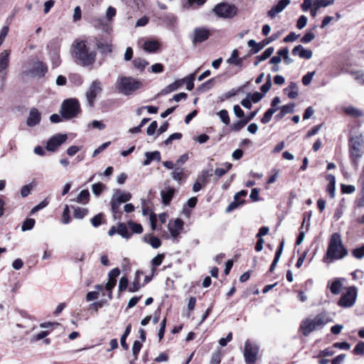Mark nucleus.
<instances>
[{"mask_svg": "<svg viewBox=\"0 0 364 364\" xmlns=\"http://www.w3.org/2000/svg\"><path fill=\"white\" fill-rule=\"evenodd\" d=\"M353 352L355 354L358 355H364V342L359 341L355 346L353 349Z\"/></svg>", "mask_w": 364, "mask_h": 364, "instance_id": "obj_58", "label": "nucleus"}, {"mask_svg": "<svg viewBox=\"0 0 364 364\" xmlns=\"http://www.w3.org/2000/svg\"><path fill=\"white\" fill-rule=\"evenodd\" d=\"M182 137V134L179 132L173 133L171 134L165 141L164 144L165 145H169L171 144L172 141L176 139H180Z\"/></svg>", "mask_w": 364, "mask_h": 364, "instance_id": "obj_61", "label": "nucleus"}, {"mask_svg": "<svg viewBox=\"0 0 364 364\" xmlns=\"http://www.w3.org/2000/svg\"><path fill=\"white\" fill-rule=\"evenodd\" d=\"M117 233L125 239H129L132 234L129 232L127 225L119 223L117 226Z\"/></svg>", "mask_w": 364, "mask_h": 364, "instance_id": "obj_34", "label": "nucleus"}, {"mask_svg": "<svg viewBox=\"0 0 364 364\" xmlns=\"http://www.w3.org/2000/svg\"><path fill=\"white\" fill-rule=\"evenodd\" d=\"M183 227V222L182 220L177 218L168 223V228L170 232L171 237L174 240H177L178 237L181 234Z\"/></svg>", "mask_w": 364, "mask_h": 364, "instance_id": "obj_14", "label": "nucleus"}, {"mask_svg": "<svg viewBox=\"0 0 364 364\" xmlns=\"http://www.w3.org/2000/svg\"><path fill=\"white\" fill-rule=\"evenodd\" d=\"M165 255L164 254H159L155 257H154L151 260V272L152 274H154L155 269L161 264L164 259Z\"/></svg>", "mask_w": 364, "mask_h": 364, "instance_id": "obj_36", "label": "nucleus"}, {"mask_svg": "<svg viewBox=\"0 0 364 364\" xmlns=\"http://www.w3.org/2000/svg\"><path fill=\"white\" fill-rule=\"evenodd\" d=\"M92 38L75 39L71 46V55L76 64L92 68L96 62L97 51Z\"/></svg>", "mask_w": 364, "mask_h": 364, "instance_id": "obj_1", "label": "nucleus"}, {"mask_svg": "<svg viewBox=\"0 0 364 364\" xmlns=\"http://www.w3.org/2000/svg\"><path fill=\"white\" fill-rule=\"evenodd\" d=\"M92 39L95 41V49H99L102 54H108L112 51V46L108 41L98 40L96 38H92Z\"/></svg>", "mask_w": 364, "mask_h": 364, "instance_id": "obj_18", "label": "nucleus"}, {"mask_svg": "<svg viewBox=\"0 0 364 364\" xmlns=\"http://www.w3.org/2000/svg\"><path fill=\"white\" fill-rule=\"evenodd\" d=\"M210 36L209 30L200 27L193 30L192 36V43L193 44L200 43L208 38Z\"/></svg>", "mask_w": 364, "mask_h": 364, "instance_id": "obj_15", "label": "nucleus"}, {"mask_svg": "<svg viewBox=\"0 0 364 364\" xmlns=\"http://www.w3.org/2000/svg\"><path fill=\"white\" fill-rule=\"evenodd\" d=\"M326 179L328 181L326 191L329 194L330 197L333 198L336 193V178L333 175L329 174L327 176Z\"/></svg>", "mask_w": 364, "mask_h": 364, "instance_id": "obj_24", "label": "nucleus"}, {"mask_svg": "<svg viewBox=\"0 0 364 364\" xmlns=\"http://www.w3.org/2000/svg\"><path fill=\"white\" fill-rule=\"evenodd\" d=\"M292 54L299 55L301 58L310 59L313 55L311 50L305 49L301 45H298L292 50Z\"/></svg>", "mask_w": 364, "mask_h": 364, "instance_id": "obj_20", "label": "nucleus"}, {"mask_svg": "<svg viewBox=\"0 0 364 364\" xmlns=\"http://www.w3.org/2000/svg\"><path fill=\"white\" fill-rule=\"evenodd\" d=\"M333 0H314V6H316V9H320L321 7H326L328 5L333 4Z\"/></svg>", "mask_w": 364, "mask_h": 364, "instance_id": "obj_56", "label": "nucleus"}, {"mask_svg": "<svg viewBox=\"0 0 364 364\" xmlns=\"http://www.w3.org/2000/svg\"><path fill=\"white\" fill-rule=\"evenodd\" d=\"M74 210L73 216L76 219H82L88 213L87 208L80 207H72Z\"/></svg>", "mask_w": 364, "mask_h": 364, "instance_id": "obj_37", "label": "nucleus"}, {"mask_svg": "<svg viewBox=\"0 0 364 364\" xmlns=\"http://www.w3.org/2000/svg\"><path fill=\"white\" fill-rule=\"evenodd\" d=\"M132 64L135 68L140 70H144L149 63L146 60L141 58H137L132 61Z\"/></svg>", "mask_w": 364, "mask_h": 364, "instance_id": "obj_39", "label": "nucleus"}, {"mask_svg": "<svg viewBox=\"0 0 364 364\" xmlns=\"http://www.w3.org/2000/svg\"><path fill=\"white\" fill-rule=\"evenodd\" d=\"M36 221L33 218L26 219L22 224L21 230L22 231L31 230L33 228L35 225Z\"/></svg>", "mask_w": 364, "mask_h": 364, "instance_id": "obj_48", "label": "nucleus"}, {"mask_svg": "<svg viewBox=\"0 0 364 364\" xmlns=\"http://www.w3.org/2000/svg\"><path fill=\"white\" fill-rule=\"evenodd\" d=\"M41 113L36 108H32L27 119V125L31 127L38 124L41 122Z\"/></svg>", "mask_w": 364, "mask_h": 364, "instance_id": "obj_19", "label": "nucleus"}, {"mask_svg": "<svg viewBox=\"0 0 364 364\" xmlns=\"http://www.w3.org/2000/svg\"><path fill=\"white\" fill-rule=\"evenodd\" d=\"M335 350H333V347H329L327 348H325L323 350H321L318 353V355L316 356L317 358L321 357H329L334 355Z\"/></svg>", "mask_w": 364, "mask_h": 364, "instance_id": "obj_53", "label": "nucleus"}, {"mask_svg": "<svg viewBox=\"0 0 364 364\" xmlns=\"http://www.w3.org/2000/svg\"><path fill=\"white\" fill-rule=\"evenodd\" d=\"M143 240L154 249H157L161 245V240L155 236L145 235L143 237Z\"/></svg>", "mask_w": 364, "mask_h": 364, "instance_id": "obj_28", "label": "nucleus"}, {"mask_svg": "<svg viewBox=\"0 0 364 364\" xmlns=\"http://www.w3.org/2000/svg\"><path fill=\"white\" fill-rule=\"evenodd\" d=\"M112 198L122 203L129 201L131 199L132 196L128 192L118 190L114 194Z\"/></svg>", "mask_w": 364, "mask_h": 364, "instance_id": "obj_27", "label": "nucleus"}, {"mask_svg": "<svg viewBox=\"0 0 364 364\" xmlns=\"http://www.w3.org/2000/svg\"><path fill=\"white\" fill-rule=\"evenodd\" d=\"M357 294L358 292L355 287H348L338 301V305L343 308H350L353 306L355 303Z\"/></svg>", "mask_w": 364, "mask_h": 364, "instance_id": "obj_11", "label": "nucleus"}, {"mask_svg": "<svg viewBox=\"0 0 364 364\" xmlns=\"http://www.w3.org/2000/svg\"><path fill=\"white\" fill-rule=\"evenodd\" d=\"M10 50H4L0 53V73H3L2 80L6 79V70L9 65Z\"/></svg>", "mask_w": 364, "mask_h": 364, "instance_id": "obj_16", "label": "nucleus"}, {"mask_svg": "<svg viewBox=\"0 0 364 364\" xmlns=\"http://www.w3.org/2000/svg\"><path fill=\"white\" fill-rule=\"evenodd\" d=\"M289 4L290 0H280L267 12V16L271 18H274L278 14L281 13Z\"/></svg>", "mask_w": 364, "mask_h": 364, "instance_id": "obj_17", "label": "nucleus"}, {"mask_svg": "<svg viewBox=\"0 0 364 364\" xmlns=\"http://www.w3.org/2000/svg\"><path fill=\"white\" fill-rule=\"evenodd\" d=\"M60 48V41L58 38L51 40L47 46L49 59L51 62L53 68H58L61 63Z\"/></svg>", "mask_w": 364, "mask_h": 364, "instance_id": "obj_8", "label": "nucleus"}, {"mask_svg": "<svg viewBox=\"0 0 364 364\" xmlns=\"http://www.w3.org/2000/svg\"><path fill=\"white\" fill-rule=\"evenodd\" d=\"M315 38V34L311 31L307 32L301 39L303 43H309Z\"/></svg>", "mask_w": 364, "mask_h": 364, "instance_id": "obj_64", "label": "nucleus"}, {"mask_svg": "<svg viewBox=\"0 0 364 364\" xmlns=\"http://www.w3.org/2000/svg\"><path fill=\"white\" fill-rule=\"evenodd\" d=\"M272 87V80H271V75H267V80L266 82L262 85L261 87V91L262 92V94H264V95L270 90Z\"/></svg>", "mask_w": 364, "mask_h": 364, "instance_id": "obj_60", "label": "nucleus"}, {"mask_svg": "<svg viewBox=\"0 0 364 364\" xmlns=\"http://www.w3.org/2000/svg\"><path fill=\"white\" fill-rule=\"evenodd\" d=\"M141 274V273L139 271L136 272L134 280L129 287V291L130 292L137 291L140 289L141 286L139 284V278H140Z\"/></svg>", "mask_w": 364, "mask_h": 364, "instance_id": "obj_35", "label": "nucleus"}, {"mask_svg": "<svg viewBox=\"0 0 364 364\" xmlns=\"http://www.w3.org/2000/svg\"><path fill=\"white\" fill-rule=\"evenodd\" d=\"M284 241H282L281 243H280V245L279 247V248L277 249V250L276 251V253H275V256H274V260L270 266V268H269V272H272L274 269V268L276 267L279 259H280V257H281V255L282 253V251H283V247H284Z\"/></svg>", "mask_w": 364, "mask_h": 364, "instance_id": "obj_30", "label": "nucleus"}, {"mask_svg": "<svg viewBox=\"0 0 364 364\" xmlns=\"http://www.w3.org/2000/svg\"><path fill=\"white\" fill-rule=\"evenodd\" d=\"M330 321L328 315L322 312L318 314L314 318H306L301 325V330L305 336H307L311 332L322 328Z\"/></svg>", "mask_w": 364, "mask_h": 364, "instance_id": "obj_3", "label": "nucleus"}, {"mask_svg": "<svg viewBox=\"0 0 364 364\" xmlns=\"http://www.w3.org/2000/svg\"><path fill=\"white\" fill-rule=\"evenodd\" d=\"M175 191V188L171 187H167L161 191V196L163 204L167 205L170 203L173 197Z\"/></svg>", "mask_w": 364, "mask_h": 364, "instance_id": "obj_21", "label": "nucleus"}, {"mask_svg": "<svg viewBox=\"0 0 364 364\" xmlns=\"http://www.w3.org/2000/svg\"><path fill=\"white\" fill-rule=\"evenodd\" d=\"M247 95L250 99V100L254 103L258 102L264 97V94H262L258 92H255L253 94L248 93Z\"/></svg>", "mask_w": 364, "mask_h": 364, "instance_id": "obj_55", "label": "nucleus"}, {"mask_svg": "<svg viewBox=\"0 0 364 364\" xmlns=\"http://www.w3.org/2000/svg\"><path fill=\"white\" fill-rule=\"evenodd\" d=\"M127 286H128V279L126 277H121L119 279V286H118L119 291H123L126 290V289L127 288Z\"/></svg>", "mask_w": 364, "mask_h": 364, "instance_id": "obj_63", "label": "nucleus"}, {"mask_svg": "<svg viewBox=\"0 0 364 364\" xmlns=\"http://www.w3.org/2000/svg\"><path fill=\"white\" fill-rule=\"evenodd\" d=\"M127 225L134 233L140 234L143 232V228L139 223L129 221Z\"/></svg>", "mask_w": 364, "mask_h": 364, "instance_id": "obj_50", "label": "nucleus"}, {"mask_svg": "<svg viewBox=\"0 0 364 364\" xmlns=\"http://www.w3.org/2000/svg\"><path fill=\"white\" fill-rule=\"evenodd\" d=\"M183 173V168L176 166L171 173L172 178L176 181H180Z\"/></svg>", "mask_w": 364, "mask_h": 364, "instance_id": "obj_47", "label": "nucleus"}, {"mask_svg": "<svg viewBox=\"0 0 364 364\" xmlns=\"http://www.w3.org/2000/svg\"><path fill=\"white\" fill-rule=\"evenodd\" d=\"M218 116L220 117V120L225 124L228 125L230 122V117L228 112L226 109H222L218 112Z\"/></svg>", "mask_w": 364, "mask_h": 364, "instance_id": "obj_49", "label": "nucleus"}, {"mask_svg": "<svg viewBox=\"0 0 364 364\" xmlns=\"http://www.w3.org/2000/svg\"><path fill=\"white\" fill-rule=\"evenodd\" d=\"M232 164L230 163H225L223 165V167L217 168L215 170V174L218 176V177H221L222 176L225 175L231 168Z\"/></svg>", "mask_w": 364, "mask_h": 364, "instance_id": "obj_44", "label": "nucleus"}, {"mask_svg": "<svg viewBox=\"0 0 364 364\" xmlns=\"http://www.w3.org/2000/svg\"><path fill=\"white\" fill-rule=\"evenodd\" d=\"M89 197L90 193L88 190L85 189L80 191L77 198L73 200L78 203L86 204L89 200Z\"/></svg>", "mask_w": 364, "mask_h": 364, "instance_id": "obj_33", "label": "nucleus"}, {"mask_svg": "<svg viewBox=\"0 0 364 364\" xmlns=\"http://www.w3.org/2000/svg\"><path fill=\"white\" fill-rule=\"evenodd\" d=\"M347 255L348 251L343 245L341 235L338 233H333L330 238L323 262L332 263L335 260L343 259Z\"/></svg>", "mask_w": 364, "mask_h": 364, "instance_id": "obj_2", "label": "nucleus"}, {"mask_svg": "<svg viewBox=\"0 0 364 364\" xmlns=\"http://www.w3.org/2000/svg\"><path fill=\"white\" fill-rule=\"evenodd\" d=\"M343 111L346 114L354 117H361L364 115V113L362 110L353 106L345 107Z\"/></svg>", "mask_w": 364, "mask_h": 364, "instance_id": "obj_29", "label": "nucleus"}, {"mask_svg": "<svg viewBox=\"0 0 364 364\" xmlns=\"http://www.w3.org/2000/svg\"><path fill=\"white\" fill-rule=\"evenodd\" d=\"M80 112V103L75 98L65 100L61 105L60 114L66 119L76 117Z\"/></svg>", "mask_w": 364, "mask_h": 364, "instance_id": "obj_5", "label": "nucleus"}, {"mask_svg": "<svg viewBox=\"0 0 364 364\" xmlns=\"http://www.w3.org/2000/svg\"><path fill=\"white\" fill-rule=\"evenodd\" d=\"M247 122L243 119H242L241 120L237 122H235L233 123L230 128H231V130L232 131H234V132H239L244 127L245 124H247Z\"/></svg>", "mask_w": 364, "mask_h": 364, "instance_id": "obj_51", "label": "nucleus"}, {"mask_svg": "<svg viewBox=\"0 0 364 364\" xmlns=\"http://www.w3.org/2000/svg\"><path fill=\"white\" fill-rule=\"evenodd\" d=\"M211 176V173H210L208 171H203L201 176H200L198 178V180L194 183L193 186V191L194 192H198L201 188V183L200 181L203 183H205V181L208 176Z\"/></svg>", "mask_w": 364, "mask_h": 364, "instance_id": "obj_26", "label": "nucleus"}, {"mask_svg": "<svg viewBox=\"0 0 364 364\" xmlns=\"http://www.w3.org/2000/svg\"><path fill=\"white\" fill-rule=\"evenodd\" d=\"M184 83L186 85V89L189 91L192 90L194 87V75L191 74L189 76L183 78Z\"/></svg>", "mask_w": 364, "mask_h": 364, "instance_id": "obj_52", "label": "nucleus"}, {"mask_svg": "<svg viewBox=\"0 0 364 364\" xmlns=\"http://www.w3.org/2000/svg\"><path fill=\"white\" fill-rule=\"evenodd\" d=\"M259 351V345L249 339L244 344L243 356L245 364H255Z\"/></svg>", "mask_w": 364, "mask_h": 364, "instance_id": "obj_7", "label": "nucleus"}, {"mask_svg": "<svg viewBox=\"0 0 364 364\" xmlns=\"http://www.w3.org/2000/svg\"><path fill=\"white\" fill-rule=\"evenodd\" d=\"M341 289L342 283L339 279L334 280L330 286V290L333 294H338L341 292Z\"/></svg>", "mask_w": 364, "mask_h": 364, "instance_id": "obj_38", "label": "nucleus"}, {"mask_svg": "<svg viewBox=\"0 0 364 364\" xmlns=\"http://www.w3.org/2000/svg\"><path fill=\"white\" fill-rule=\"evenodd\" d=\"M242 58L239 57V53L237 49L232 51L231 56L226 60L227 63L237 66H241L242 63Z\"/></svg>", "mask_w": 364, "mask_h": 364, "instance_id": "obj_25", "label": "nucleus"}, {"mask_svg": "<svg viewBox=\"0 0 364 364\" xmlns=\"http://www.w3.org/2000/svg\"><path fill=\"white\" fill-rule=\"evenodd\" d=\"M184 84V80H178L175 81L174 82L168 85L164 89H163L161 92V94L164 95H167L170 92L177 90L179 87H181Z\"/></svg>", "mask_w": 364, "mask_h": 364, "instance_id": "obj_23", "label": "nucleus"}, {"mask_svg": "<svg viewBox=\"0 0 364 364\" xmlns=\"http://www.w3.org/2000/svg\"><path fill=\"white\" fill-rule=\"evenodd\" d=\"M274 52V48L272 47H269L267 48L260 55L257 56V58L259 61H263L267 59Z\"/></svg>", "mask_w": 364, "mask_h": 364, "instance_id": "obj_54", "label": "nucleus"}, {"mask_svg": "<svg viewBox=\"0 0 364 364\" xmlns=\"http://www.w3.org/2000/svg\"><path fill=\"white\" fill-rule=\"evenodd\" d=\"M141 87V82L132 77L119 76L117 80L118 91L124 95H129Z\"/></svg>", "mask_w": 364, "mask_h": 364, "instance_id": "obj_4", "label": "nucleus"}, {"mask_svg": "<svg viewBox=\"0 0 364 364\" xmlns=\"http://www.w3.org/2000/svg\"><path fill=\"white\" fill-rule=\"evenodd\" d=\"M49 203V201L47 198L42 200L41 203H39L38 205H36L35 207H33L31 210V213H35L38 212V210L46 208Z\"/></svg>", "mask_w": 364, "mask_h": 364, "instance_id": "obj_59", "label": "nucleus"}, {"mask_svg": "<svg viewBox=\"0 0 364 364\" xmlns=\"http://www.w3.org/2000/svg\"><path fill=\"white\" fill-rule=\"evenodd\" d=\"M145 156H148L151 161L154 160L156 161H160L161 160V154L160 152L158 151H155L153 152H146Z\"/></svg>", "mask_w": 364, "mask_h": 364, "instance_id": "obj_57", "label": "nucleus"}, {"mask_svg": "<svg viewBox=\"0 0 364 364\" xmlns=\"http://www.w3.org/2000/svg\"><path fill=\"white\" fill-rule=\"evenodd\" d=\"M131 328H132V326L131 324H129L126 329H125V331L124 333L122 334V337H121V339H120V343H121V346L124 349V350H127L129 346L126 343V339L127 338V336H129V334L130 333V331H131Z\"/></svg>", "mask_w": 364, "mask_h": 364, "instance_id": "obj_43", "label": "nucleus"}, {"mask_svg": "<svg viewBox=\"0 0 364 364\" xmlns=\"http://www.w3.org/2000/svg\"><path fill=\"white\" fill-rule=\"evenodd\" d=\"M143 48L149 53H154L159 48V44L156 41H147L144 43Z\"/></svg>", "mask_w": 364, "mask_h": 364, "instance_id": "obj_31", "label": "nucleus"}, {"mask_svg": "<svg viewBox=\"0 0 364 364\" xmlns=\"http://www.w3.org/2000/svg\"><path fill=\"white\" fill-rule=\"evenodd\" d=\"M48 72V66L42 61H35L32 67L24 72L26 76L42 77Z\"/></svg>", "mask_w": 364, "mask_h": 364, "instance_id": "obj_12", "label": "nucleus"}, {"mask_svg": "<svg viewBox=\"0 0 364 364\" xmlns=\"http://www.w3.org/2000/svg\"><path fill=\"white\" fill-rule=\"evenodd\" d=\"M247 46L250 48H252V53L255 54L259 52L263 48L264 44L257 43L255 40H250L247 42Z\"/></svg>", "mask_w": 364, "mask_h": 364, "instance_id": "obj_41", "label": "nucleus"}, {"mask_svg": "<svg viewBox=\"0 0 364 364\" xmlns=\"http://www.w3.org/2000/svg\"><path fill=\"white\" fill-rule=\"evenodd\" d=\"M117 283V279H109L106 283L105 289L107 291V296L109 299H112V289L115 287Z\"/></svg>", "mask_w": 364, "mask_h": 364, "instance_id": "obj_45", "label": "nucleus"}, {"mask_svg": "<svg viewBox=\"0 0 364 364\" xmlns=\"http://www.w3.org/2000/svg\"><path fill=\"white\" fill-rule=\"evenodd\" d=\"M61 222L64 225H68L71 222V217L70 216V208L68 205H65L61 216Z\"/></svg>", "mask_w": 364, "mask_h": 364, "instance_id": "obj_40", "label": "nucleus"}, {"mask_svg": "<svg viewBox=\"0 0 364 364\" xmlns=\"http://www.w3.org/2000/svg\"><path fill=\"white\" fill-rule=\"evenodd\" d=\"M102 82L99 80H93L85 92L87 102L90 107L92 108L94 107L96 98L102 93Z\"/></svg>", "mask_w": 364, "mask_h": 364, "instance_id": "obj_9", "label": "nucleus"}, {"mask_svg": "<svg viewBox=\"0 0 364 364\" xmlns=\"http://www.w3.org/2000/svg\"><path fill=\"white\" fill-rule=\"evenodd\" d=\"M213 11L218 17L231 18L236 15L237 9L233 4L220 3L214 7Z\"/></svg>", "mask_w": 364, "mask_h": 364, "instance_id": "obj_10", "label": "nucleus"}, {"mask_svg": "<svg viewBox=\"0 0 364 364\" xmlns=\"http://www.w3.org/2000/svg\"><path fill=\"white\" fill-rule=\"evenodd\" d=\"M351 254L353 257L361 259L364 257V244L356 247L351 251Z\"/></svg>", "mask_w": 364, "mask_h": 364, "instance_id": "obj_42", "label": "nucleus"}, {"mask_svg": "<svg viewBox=\"0 0 364 364\" xmlns=\"http://www.w3.org/2000/svg\"><path fill=\"white\" fill-rule=\"evenodd\" d=\"M284 92L289 99H295L299 95L298 86L295 82H291L289 86L284 89Z\"/></svg>", "mask_w": 364, "mask_h": 364, "instance_id": "obj_22", "label": "nucleus"}, {"mask_svg": "<svg viewBox=\"0 0 364 364\" xmlns=\"http://www.w3.org/2000/svg\"><path fill=\"white\" fill-rule=\"evenodd\" d=\"M67 139L68 136L65 134H55L47 141L46 148L49 151H56Z\"/></svg>", "mask_w": 364, "mask_h": 364, "instance_id": "obj_13", "label": "nucleus"}, {"mask_svg": "<svg viewBox=\"0 0 364 364\" xmlns=\"http://www.w3.org/2000/svg\"><path fill=\"white\" fill-rule=\"evenodd\" d=\"M346 73L350 75L359 83L364 75V72L360 70H347Z\"/></svg>", "mask_w": 364, "mask_h": 364, "instance_id": "obj_46", "label": "nucleus"}, {"mask_svg": "<svg viewBox=\"0 0 364 364\" xmlns=\"http://www.w3.org/2000/svg\"><path fill=\"white\" fill-rule=\"evenodd\" d=\"M121 203L116 200L114 198H112L111 200V208L113 216L115 219L117 218H120L122 212L119 210Z\"/></svg>", "mask_w": 364, "mask_h": 364, "instance_id": "obj_32", "label": "nucleus"}, {"mask_svg": "<svg viewBox=\"0 0 364 364\" xmlns=\"http://www.w3.org/2000/svg\"><path fill=\"white\" fill-rule=\"evenodd\" d=\"M104 188V185L101 183H94L92 186V191L96 196H99Z\"/></svg>", "mask_w": 364, "mask_h": 364, "instance_id": "obj_62", "label": "nucleus"}, {"mask_svg": "<svg viewBox=\"0 0 364 364\" xmlns=\"http://www.w3.org/2000/svg\"><path fill=\"white\" fill-rule=\"evenodd\" d=\"M363 140L361 136L351 137L349 140L350 158L353 166L358 165V161L363 156Z\"/></svg>", "mask_w": 364, "mask_h": 364, "instance_id": "obj_6", "label": "nucleus"}]
</instances>
